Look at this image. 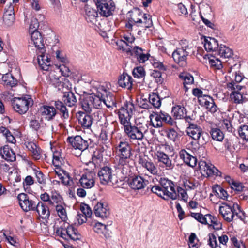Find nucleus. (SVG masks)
<instances>
[{
  "label": "nucleus",
  "mask_w": 248,
  "mask_h": 248,
  "mask_svg": "<svg viewBox=\"0 0 248 248\" xmlns=\"http://www.w3.org/2000/svg\"><path fill=\"white\" fill-rule=\"evenodd\" d=\"M160 186L155 185L152 186L151 191L165 200L169 198L175 200L177 194L175 189V185L173 182L166 178H161L159 180Z\"/></svg>",
  "instance_id": "nucleus-1"
},
{
  "label": "nucleus",
  "mask_w": 248,
  "mask_h": 248,
  "mask_svg": "<svg viewBox=\"0 0 248 248\" xmlns=\"http://www.w3.org/2000/svg\"><path fill=\"white\" fill-rule=\"evenodd\" d=\"M55 107L49 105H43L39 108V113L47 121L53 120L57 114L56 109L60 111L62 113V117L64 119H67L69 113L65 105L60 101H55Z\"/></svg>",
  "instance_id": "nucleus-2"
},
{
  "label": "nucleus",
  "mask_w": 248,
  "mask_h": 248,
  "mask_svg": "<svg viewBox=\"0 0 248 248\" xmlns=\"http://www.w3.org/2000/svg\"><path fill=\"white\" fill-rule=\"evenodd\" d=\"M136 25L146 29L152 25V21L149 15L143 14L139 9H135L131 12L130 17L126 24L127 28L130 29Z\"/></svg>",
  "instance_id": "nucleus-3"
},
{
  "label": "nucleus",
  "mask_w": 248,
  "mask_h": 248,
  "mask_svg": "<svg viewBox=\"0 0 248 248\" xmlns=\"http://www.w3.org/2000/svg\"><path fill=\"white\" fill-rule=\"evenodd\" d=\"M179 44L180 46L172 53V57L177 64L184 67L186 64L187 57L189 55L190 48L186 40H181Z\"/></svg>",
  "instance_id": "nucleus-4"
},
{
  "label": "nucleus",
  "mask_w": 248,
  "mask_h": 248,
  "mask_svg": "<svg viewBox=\"0 0 248 248\" xmlns=\"http://www.w3.org/2000/svg\"><path fill=\"white\" fill-rule=\"evenodd\" d=\"M219 213L221 214L224 219L228 222L233 219L240 218L242 220V212L239 205L237 203H233L232 207L228 204H224L219 207Z\"/></svg>",
  "instance_id": "nucleus-5"
},
{
  "label": "nucleus",
  "mask_w": 248,
  "mask_h": 248,
  "mask_svg": "<svg viewBox=\"0 0 248 248\" xmlns=\"http://www.w3.org/2000/svg\"><path fill=\"white\" fill-rule=\"evenodd\" d=\"M134 111V105L130 100L125 101L124 105L119 109V119L121 124L124 126V128L126 125L131 124L130 120Z\"/></svg>",
  "instance_id": "nucleus-6"
},
{
  "label": "nucleus",
  "mask_w": 248,
  "mask_h": 248,
  "mask_svg": "<svg viewBox=\"0 0 248 248\" xmlns=\"http://www.w3.org/2000/svg\"><path fill=\"white\" fill-rule=\"evenodd\" d=\"M33 104V101L30 96L15 98L12 101V106L15 110L20 114L25 113Z\"/></svg>",
  "instance_id": "nucleus-7"
},
{
  "label": "nucleus",
  "mask_w": 248,
  "mask_h": 248,
  "mask_svg": "<svg viewBox=\"0 0 248 248\" xmlns=\"http://www.w3.org/2000/svg\"><path fill=\"white\" fill-rule=\"evenodd\" d=\"M115 149L116 154L120 158V161L121 162L130 158L132 156L131 146L125 140H121L116 145Z\"/></svg>",
  "instance_id": "nucleus-8"
},
{
  "label": "nucleus",
  "mask_w": 248,
  "mask_h": 248,
  "mask_svg": "<svg viewBox=\"0 0 248 248\" xmlns=\"http://www.w3.org/2000/svg\"><path fill=\"white\" fill-rule=\"evenodd\" d=\"M186 131L187 134L195 140H198L201 144L206 142L208 135L207 133L203 131L200 126L194 124H190Z\"/></svg>",
  "instance_id": "nucleus-9"
},
{
  "label": "nucleus",
  "mask_w": 248,
  "mask_h": 248,
  "mask_svg": "<svg viewBox=\"0 0 248 248\" xmlns=\"http://www.w3.org/2000/svg\"><path fill=\"white\" fill-rule=\"evenodd\" d=\"M97 8V11L101 16L108 17L112 15L115 9V4L111 0H94Z\"/></svg>",
  "instance_id": "nucleus-10"
},
{
  "label": "nucleus",
  "mask_w": 248,
  "mask_h": 248,
  "mask_svg": "<svg viewBox=\"0 0 248 248\" xmlns=\"http://www.w3.org/2000/svg\"><path fill=\"white\" fill-rule=\"evenodd\" d=\"M124 129L125 133L130 140L138 141L142 140L144 137V133L146 131L145 130L143 131L144 129L142 128L132 125L131 124L126 125Z\"/></svg>",
  "instance_id": "nucleus-11"
},
{
  "label": "nucleus",
  "mask_w": 248,
  "mask_h": 248,
  "mask_svg": "<svg viewBox=\"0 0 248 248\" xmlns=\"http://www.w3.org/2000/svg\"><path fill=\"white\" fill-rule=\"evenodd\" d=\"M227 88L232 91L230 94L231 100L236 104H242L244 102V98L240 91L242 86L237 84L234 82H229L227 83Z\"/></svg>",
  "instance_id": "nucleus-12"
},
{
  "label": "nucleus",
  "mask_w": 248,
  "mask_h": 248,
  "mask_svg": "<svg viewBox=\"0 0 248 248\" xmlns=\"http://www.w3.org/2000/svg\"><path fill=\"white\" fill-rule=\"evenodd\" d=\"M17 199L20 207L25 212L34 211L38 202L31 199L27 194L23 193L18 194Z\"/></svg>",
  "instance_id": "nucleus-13"
},
{
  "label": "nucleus",
  "mask_w": 248,
  "mask_h": 248,
  "mask_svg": "<svg viewBox=\"0 0 248 248\" xmlns=\"http://www.w3.org/2000/svg\"><path fill=\"white\" fill-rule=\"evenodd\" d=\"M199 167L202 174L207 176L215 175L220 176L221 172L214 166L210 163H207L205 161L201 160L199 162Z\"/></svg>",
  "instance_id": "nucleus-14"
},
{
  "label": "nucleus",
  "mask_w": 248,
  "mask_h": 248,
  "mask_svg": "<svg viewBox=\"0 0 248 248\" xmlns=\"http://www.w3.org/2000/svg\"><path fill=\"white\" fill-rule=\"evenodd\" d=\"M67 141L75 149H78L82 151L85 150L89 146L88 140L83 139L80 136L68 137Z\"/></svg>",
  "instance_id": "nucleus-15"
},
{
  "label": "nucleus",
  "mask_w": 248,
  "mask_h": 248,
  "mask_svg": "<svg viewBox=\"0 0 248 248\" xmlns=\"http://www.w3.org/2000/svg\"><path fill=\"white\" fill-rule=\"evenodd\" d=\"M155 155L158 162L162 164L160 165L161 167L165 168L167 170H170L174 168V164L172 163L168 155L162 151H157Z\"/></svg>",
  "instance_id": "nucleus-16"
},
{
  "label": "nucleus",
  "mask_w": 248,
  "mask_h": 248,
  "mask_svg": "<svg viewBox=\"0 0 248 248\" xmlns=\"http://www.w3.org/2000/svg\"><path fill=\"white\" fill-rule=\"evenodd\" d=\"M98 176L102 184L106 185L109 184L112 181V169L108 166H104L101 168L98 172Z\"/></svg>",
  "instance_id": "nucleus-17"
},
{
  "label": "nucleus",
  "mask_w": 248,
  "mask_h": 248,
  "mask_svg": "<svg viewBox=\"0 0 248 248\" xmlns=\"http://www.w3.org/2000/svg\"><path fill=\"white\" fill-rule=\"evenodd\" d=\"M101 90L103 104L106 105L107 107L108 108H112L115 106V98L113 94L103 86L101 87Z\"/></svg>",
  "instance_id": "nucleus-18"
},
{
  "label": "nucleus",
  "mask_w": 248,
  "mask_h": 248,
  "mask_svg": "<svg viewBox=\"0 0 248 248\" xmlns=\"http://www.w3.org/2000/svg\"><path fill=\"white\" fill-rule=\"evenodd\" d=\"M31 40L29 43L33 45L38 50H42L43 51L44 48V40L42 34L39 31H35L30 33Z\"/></svg>",
  "instance_id": "nucleus-19"
},
{
  "label": "nucleus",
  "mask_w": 248,
  "mask_h": 248,
  "mask_svg": "<svg viewBox=\"0 0 248 248\" xmlns=\"http://www.w3.org/2000/svg\"><path fill=\"white\" fill-rule=\"evenodd\" d=\"M139 163L141 166L153 175L158 174V169L155 163L151 160L145 158L140 157Z\"/></svg>",
  "instance_id": "nucleus-20"
},
{
  "label": "nucleus",
  "mask_w": 248,
  "mask_h": 248,
  "mask_svg": "<svg viewBox=\"0 0 248 248\" xmlns=\"http://www.w3.org/2000/svg\"><path fill=\"white\" fill-rule=\"evenodd\" d=\"M94 214L97 217L101 218H107L110 212L107 203L98 202L94 207Z\"/></svg>",
  "instance_id": "nucleus-21"
},
{
  "label": "nucleus",
  "mask_w": 248,
  "mask_h": 248,
  "mask_svg": "<svg viewBox=\"0 0 248 248\" xmlns=\"http://www.w3.org/2000/svg\"><path fill=\"white\" fill-rule=\"evenodd\" d=\"M45 48H44L43 51H42V50H38L37 61L38 63L42 69L47 71L51 65L50 60L48 56L45 54Z\"/></svg>",
  "instance_id": "nucleus-22"
},
{
  "label": "nucleus",
  "mask_w": 248,
  "mask_h": 248,
  "mask_svg": "<svg viewBox=\"0 0 248 248\" xmlns=\"http://www.w3.org/2000/svg\"><path fill=\"white\" fill-rule=\"evenodd\" d=\"M54 173L61 180L62 184L66 186H71L73 181L70 177L69 174L64 170L60 169L57 167Z\"/></svg>",
  "instance_id": "nucleus-23"
},
{
  "label": "nucleus",
  "mask_w": 248,
  "mask_h": 248,
  "mask_svg": "<svg viewBox=\"0 0 248 248\" xmlns=\"http://www.w3.org/2000/svg\"><path fill=\"white\" fill-rule=\"evenodd\" d=\"M34 211H36L39 216L44 219H47L50 216V211L48 206L43 202L38 201Z\"/></svg>",
  "instance_id": "nucleus-24"
},
{
  "label": "nucleus",
  "mask_w": 248,
  "mask_h": 248,
  "mask_svg": "<svg viewBox=\"0 0 248 248\" xmlns=\"http://www.w3.org/2000/svg\"><path fill=\"white\" fill-rule=\"evenodd\" d=\"M93 173H88L82 175L79 180L81 186L84 188L90 189L93 187L95 183Z\"/></svg>",
  "instance_id": "nucleus-25"
},
{
  "label": "nucleus",
  "mask_w": 248,
  "mask_h": 248,
  "mask_svg": "<svg viewBox=\"0 0 248 248\" xmlns=\"http://www.w3.org/2000/svg\"><path fill=\"white\" fill-rule=\"evenodd\" d=\"M201 100L199 104L202 106L205 107L209 111L212 113L217 111L218 108L212 97L207 95L204 99H201Z\"/></svg>",
  "instance_id": "nucleus-26"
},
{
  "label": "nucleus",
  "mask_w": 248,
  "mask_h": 248,
  "mask_svg": "<svg viewBox=\"0 0 248 248\" xmlns=\"http://www.w3.org/2000/svg\"><path fill=\"white\" fill-rule=\"evenodd\" d=\"M147 181L140 176H136L129 180L130 187L135 190H140L144 188Z\"/></svg>",
  "instance_id": "nucleus-27"
},
{
  "label": "nucleus",
  "mask_w": 248,
  "mask_h": 248,
  "mask_svg": "<svg viewBox=\"0 0 248 248\" xmlns=\"http://www.w3.org/2000/svg\"><path fill=\"white\" fill-rule=\"evenodd\" d=\"M78 120L79 123L84 128H89L93 120V117L84 112H79L78 116Z\"/></svg>",
  "instance_id": "nucleus-28"
},
{
  "label": "nucleus",
  "mask_w": 248,
  "mask_h": 248,
  "mask_svg": "<svg viewBox=\"0 0 248 248\" xmlns=\"http://www.w3.org/2000/svg\"><path fill=\"white\" fill-rule=\"evenodd\" d=\"M0 154L5 160L13 162L16 160V156L13 150L8 145H5L0 148Z\"/></svg>",
  "instance_id": "nucleus-29"
},
{
  "label": "nucleus",
  "mask_w": 248,
  "mask_h": 248,
  "mask_svg": "<svg viewBox=\"0 0 248 248\" xmlns=\"http://www.w3.org/2000/svg\"><path fill=\"white\" fill-rule=\"evenodd\" d=\"M179 156L184 162L188 166L194 167L197 163V158L188 153L185 150H181L179 152Z\"/></svg>",
  "instance_id": "nucleus-30"
},
{
  "label": "nucleus",
  "mask_w": 248,
  "mask_h": 248,
  "mask_svg": "<svg viewBox=\"0 0 248 248\" xmlns=\"http://www.w3.org/2000/svg\"><path fill=\"white\" fill-rule=\"evenodd\" d=\"M118 83L120 87L130 90L132 86V78L127 73H124L119 76Z\"/></svg>",
  "instance_id": "nucleus-31"
},
{
  "label": "nucleus",
  "mask_w": 248,
  "mask_h": 248,
  "mask_svg": "<svg viewBox=\"0 0 248 248\" xmlns=\"http://www.w3.org/2000/svg\"><path fill=\"white\" fill-rule=\"evenodd\" d=\"M1 80L2 83L7 88L15 87L18 84L17 79L10 73L3 75Z\"/></svg>",
  "instance_id": "nucleus-32"
},
{
  "label": "nucleus",
  "mask_w": 248,
  "mask_h": 248,
  "mask_svg": "<svg viewBox=\"0 0 248 248\" xmlns=\"http://www.w3.org/2000/svg\"><path fill=\"white\" fill-rule=\"evenodd\" d=\"M204 46L207 51L217 52L219 45L216 39L211 37H206L204 38Z\"/></svg>",
  "instance_id": "nucleus-33"
},
{
  "label": "nucleus",
  "mask_w": 248,
  "mask_h": 248,
  "mask_svg": "<svg viewBox=\"0 0 248 248\" xmlns=\"http://www.w3.org/2000/svg\"><path fill=\"white\" fill-rule=\"evenodd\" d=\"M26 147L31 153L32 156L35 160H39L41 157V150L40 148L33 142H28L26 143Z\"/></svg>",
  "instance_id": "nucleus-34"
},
{
  "label": "nucleus",
  "mask_w": 248,
  "mask_h": 248,
  "mask_svg": "<svg viewBox=\"0 0 248 248\" xmlns=\"http://www.w3.org/2000/svg\"><path fill=\"white\" fill-rule=\"evenodd\" d=\"M101 87L97 88L96 93H92L90 94L91 99L93 101V107L99 109L102 107L103 104V98L101 95Z\"/></svg>",
  "instance_id": "nucleus-35"
},
{
  "label": "nucleus",
  "mask_w": 248,
  "mask_h": 248,
  "mask_svg": "<svg viewBox=\"0 0 248 248\" xmlns=\"http://www.w3.org/2000/svg\"><path fill=\"white\" fill-rule=\"evenodd\" d=\"M209 63L210 67L216 71L217 75L221 76L224 74L222 63L218 59L215 57L209 58Z\"/></svg>",
  "instance_id": "nucleus-36"
},
{
  "label": "nucleus",
  "mask_w": 248,
  "mask_h": 248,
  "mask_svg": "<svg viewBox=\"0 0 248 248\" xmlns=\"http://www.w3.org/2000/svg\"><path fill=\"white\" fill-rule=\"evenodd\" d=\"M164 116V112L162 111L159 113H155L154 114H151L150 118L152 126L155 128L162 127Z\"/></svg>",
  "instance_id": "nucleus-37"
},
{
  "label": "nucleus",
  "mask_w": 248,
  "mask_h": 248,
  "mask_svg": "<svg viewBox=\"0 0 248 248\" xmlns=\"http://www.w3.org/2000/svg\"><path fill=\"white\" fill-rule=\"evenodd\" d=\"M85 19L88 23L95 25L97 22L98 12L90 7H86L85 9Z\"/></svg>",
  "instance_id": "nucleus-38"
},
{
  "label": "nucleus",
  "mask_w": 248,
  "mask_h": 248,
  "mask_svg": "<svg viewBox=\"0 0 248 248\" xmlns=\"http://www.w3.org/2000/svg\"><path fill=\"white\" fill-rule=\"evenodd\" d=\"M236 66V65H234L233 66H232L229 68L228 70V73L230 75L229 77L231 78V82L233 81L235 83L239 84V83L243 79V76L240 71H236L234 70V67Z\"/></svg>",
  "instance_id": "nucleus-39"
},
{
  "label": "nucleus",
  "mask_w": 248,
  "mask_h": 248,
  "mask_svg": "<svg viewBox=\"0 0 248 248\" xmlns=\"http://www.w3.org/2000/svg\"><path fill=\"white\" fill-rule=\"evenodd\" d=\"M179 78L183 81V85L185 92H188L189 87L188 85H192L194 82L193 77L189 73H181Z\"/></svg>",
  "instance_id": "nucleus-40"
},
{
  "label": "nucleus",
  "mask_w": 248,
  "mask_h": 248,
  "mask_svg": "<svg viewBox=\"0 0 248 248\" xmlns=\"http://www.w3.org/2000/svg\"><path fill=\"white\" fill-rule=\"evenodd\" d=\"M63 101L64 103L69 107L75 106L77 103V97L72 92H68L64 93Z\"/></svg>",
  "instance_id": "nucleus-41"
},
{
  "label": "nucleus",
  "mask_w": 248,
  "mask_h": 248,
  "mask_svg": "<svg viewBox=\"0 0 248 248\" xmlns=\"http://www.w3.org/2000/svg\"><path fill=\"white\" fill-rule=\"evenodd\" d=\"M186 109L181 105H177L172 108V113L173 116L177 119H182L185 117Z\"/></svg>",
  "instance_id": "nucleus-42"
},
{
  "label": "nucleus",
  "mask_w": 248,
  "mask_h": 248,
  "mask_svg": "<svg viewBox=\"0 0 248 248\" xmlns=\"http://www.w3.org/2000/svg\"><path fill=\"white\" fill-rule=\"evenodd\" d=\"M82 108L86 112H90L93 107V101L90 94L83 97L81 102Z\"/></svg>",
  "instance_id": "nucleus-43"
},
{
  "label": "nucleus",
  "mask_w": 248,
  "mask_h": 248,
  "mask_svg": "<svg viewBox=\"0 0 248 248\" xmlns=\"http://www.w3.org/2000/svg\"><path fill=\"white\" fill-rule=\"evenodd\" d=\"M67 238L75 241L79 240L80 238V235L78 231L72 225L68 224L67 226Z\"/></svg>",
  "instance_id": "nucleus-44"
},
{
  "label": "nucleus",
  "mask_w": 248,
  "mask_h": 248,
  "mask_svg": "<svg viewBox=\"0 0 248 248\" xmlns=\"http://www.w3.org/2000/svg\"><path fill=\"white\" fill-rule=\"evenodd\" d=\"M217 53L221 57L224 58L231 57L232 55V50L223 45H220L219 46Z\"/></svg>",
  "instance_id": "nucleus-45"
},
{
  "label": "nucleus",
  "mask_w": 248,
  "mask_h": 248,
  "mask_svg": "<svg viewBox=\"0 0 248 248\" xmlns=\"http://www.w3.org/2000/svg\"><path fill=\"white\" fill-rule=\"evenodd\" d=\"M63 203V199L60 194L55 190L52 191L50 195V205H58Z\"/></svg>",
  "instance_id": "nucleus-46"
},
{
  "label": "nucleus",
  "mask_w": 248,
  "mask_h": 248,
  "mask_svg": "<svg viewBox=\"0 0 248 248\" xmlns=\"http://www.w3.org/2000/svg\"><path fill=\"white\" fill-rule=\"evenodd\" d=\"M238 133L241 139L244 141H248V125H241L238 129Z\"/></svg>",
  "instance_id": "nucleus-47"
},
{
  "label": "nucleus",
  "mask_w": 248,
  "mask_h": 248,
  "mask_svg": "<svg viewBox=\"0 0 248 248\" xmlns=\"http://www.w3.org/2000/svg\"><path fill=\"white\" fill-rule=\"evenodd\" d=\"M65 206V205L63 203L62 204L56 205L55 208L58 215L63 221H65L67 219V213L66 209L64 207Z\"/></svg>",
  "instance_id": "nucleus-48"
},
{
  "label": "nucleus",
  "mask_w": 248,
  "mask_h": 248,
  "mask_svg": "<svg viewBox=\"0 0 248 248\" xmlns=\"http://www.w3.org/2000/svg\"><path fill=\"white\" fill-rule=\"evenodd\" d=\"M210 134L212 139L217 141H221L224 137L223 132L217 128H212Z\"/></svg>",
  "instance_id": "nucleus-49"
},
{
  "label": "nucleus",
  "mask_w": 248,
  "mask_h": 248,
  "mask_svg": "<svg viewBox=\"0 0 248 248\" xmlns=\"http://www.w3.org/2000/svg\"><path fill=\"white\" fill-rule=\"evenodd\" d=\"M149 101L151 104V107L155 108H159L161 104V99L159 96L156 94H150Z\"/></svg>",
  "instance_id": "nucleus-50"
},
{
  "label": "nucleus",
  "mask_w": 248,
  "mask_h": 248,
  "mask_svg": "<svg viewBox=\"0 0 248 248\" xmlns=\"http://www.w3.org/2000/svg\"><path fill=\"white\" fill-rule=\"evenodd\" d=\"M55 232L57 235L65 240H68L67 226H61L55 229Z\"/></svg>",
  "instance_id": "nucleus-51"
},
{
  "label": "nucleus",
  "mask_w": 248,
  "mask_h": 248,
  "mask_svg": "<svg viewBox=\"0 0 248 248\" xmlns=\"http://www.w3.org/2000/svg\"><path fill=\"white\" fill-rule=\"evenodd\" d=\"M39 26V22L36 18L32 17L31 19L29 32V33L34 32L35 31H38V28Z\"/></svg>",
  "instance_id": "nucleus-52"
},
{
  "label": "nucleus",
  "mask_w": 248,
  "mask_h": 248,
  "mask_svg": "<svg viewBox=\"0 0 248 248\" xmlns=\"http://www.w3.org/2000/svg\"><path fill=\"white\" fill-rule=\"evenodd\" d=\"M132 74L134 78H140L144 77L145 75V72L142 67L140 66L135 68L132 71Z\"/></svg>",
  "instance_id": "nucleus-53"
},
{
  "label": "nucleus",
  "mask_w": 248,
  "mask_h": 248,
  "mask_svg": "<svg viewBox=\"0 0 248 248\" xmlns=\"http://www.w3.org/2000/svg\"><path fill=\"white\" fill-rule=\"evenodd\" d=\"M80 210L81 213L84 215L86 217H90L92 214V211L88 204L82 203L80 205Z\"/></svg>",
  "instance_id": "nucleus-54"
},
{
  "label": "nucleus",
  "mask_w": 248,
  "mask_h": 248,
  "mask_svg": "<svg viewBox=\"0 0 248 248\" xmlns=\"http://www.w3.org/2000/svg\"><path fill=\"white\" fill-rule=\"evenodd\" d=\"M221 126L223 129H226L229 132L233 133L235 132V128L232 126L229 120H224L221 124Z\"/></svg>",
  "instance_id": "nucleus-55"
},
{
  "label": "nucleus",
  "mask_w": 248,
  "mask_h": 248,
  "mask_svg": "<svg viewBox=\"0 0 248 248\" xmlns=\"http://www.w3.org/2000/svg\"><path fill=\"white\" fill-rule=\"evenodd\" d=\"M208 236V245L211 248H216L218 246V243L215 235L213 233H209Z\"/></svg>",
  "instance_id": "nucleus-56"
},
{
  "label": "nucleus",
  "mask_w": 248,
  "mask_h": 248,
  "mask_svg": "<svg viewBox=\"0 0 248 248\" xmlns=\"http://www.w3.org/2000/svg\"><path fill=\"white\" fill-rule=\"evenodd\" d=\"M60 153L58 151L55 152L53 154V164L56 167H59L62 163L63 161L62 157H60Z\"/></svg>",
  "instance_id": "nucleus-57"
},
{
  "label": "nucleus",
  "mask_w": 248,
  "mask_h": 248,
  "mask_svg": "<svg viewBox=\"0 0 248 248\" xmlns=\"http://www.w3.org/2000/svg\"><path fill=\"white\" fill-rule=\"evenodd\" d=\"M34 172L38 182L44 186L46 183L44 175L41 171L37 170H34Z\"/></svg>",
  "instance_id": "nucleus-58"
},
{
  "label": "nucleus",
  "mask_w": 248,
  "mask_h": 248,
  "mask_svg": "<svg viewBox=\"0 0 248 248\" xmlns=\"http://www.w3.org/2000/svg\"><path fill=\"white\" fill-rule=\"evenodd\" d=\"M3 21L5 25L7 26H11L15 22V15H3Z\"/></svg>",
  "instance_id": "nucleus-59"
},
{
  "label": "nucleus",
  "mask_w": 248,
  "mask_h": 248,
  "mask_svg": "<svg viewBox=\"0 0 248 248\" xmlns=\"http://www.w3.org/2000/svg\"><path fill=\"white\" fill-rule=\"evenodd\" d=\"M29 126L33 130L38 131L41 128V124L39 120L31 119L29 123Z\"/></svg>",
  "instance_id": "nucleus-60"
},
{
  "label": "nucleus",
  "mask_w": 248,
  "mask_h": 248,
  "mask_svg": "<svg viewBox=\"0 0 248 248\" xmlns=\"http://www.w3.org/2000/svg\"><path fill=\"white\" fill-rule=\"evenodd\" d=\"M231 188L238 192L243 191L245 187L242 183L238 182L232 181L231 184Z\"/></svg>",
  "instance_id": "nucleus-61"
},
{
  "label": "nucleus",
  "mask_w": 248,
  "mask_h": 248,
  "mask_svg": "<svg viewBox=\"0 0 248 248\" xmlns=\"http://www.w3.org/2000/svg\"><path fill=\"white\" fill-rule=\"evenodd\" d=\"M93 229L94 231L97 233H104L103 230H107V225L97 222L95 223Z\"/></svg>",
  "instance_id": "nucleus-62"
},
{
  "label": "nucleus",
  "mask_w": 248,
  "mask_h": 248,
  "mask_svg": "<svg viewBox=\"0 0 248 248\" xmlns=\"http://www.w3.org/2000/svg\"><path fill=\"white\" fill-rule=\"evenodd\" d=\"M202 93V90L198 88H194L192 90L193 95L198 98L199 103L201 102V99H204L207 95L203 94Z\"/></svg>",
  "instance_id": "nucleus-63"
},
{
  "label": "nucleus",
  "mask_w": 248,
  "mask_h": 248,
  "mask_svg": "<svg viewBox=\"0 0 248 248\" xmlns=\"http://www.w3.org/2000/svg\"><path fill=\"white\" fill-rule=\"evenodd\" d=\"M176 191L177 194V197L180 195L183 200L184 201H187L188 197L187 194L184 188L178 186L177 187V190Z\"/></svg>",
  "instance_id": "nucleus-64"
}]
</instances>
